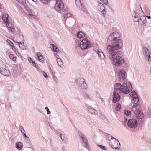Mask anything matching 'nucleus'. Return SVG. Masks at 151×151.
Listing matches in <instances>:
<instances>
[{
  "label": "nucleus",
  "mask_w": 151,
  "mask_h": 151,
  "mask_svg": "<svg viewBox=\"0 0 151 151\" xmlns=\"http://www.w3.org/2000/svg\"><path fill=\"white\" fill-rule=\"evenodd\" d=\"M94 50L98 55L99 58L101 60L104 58L105 55L101 49L99 48L97 44H96L93 47Z\"/></svg>",
  "instance_id": "nucleus-6"
},
{
  "label": "nucleus",
  "mask_w": 151,
  "mask_h": 151,
  "mask_svg": "<svg viewBox=\"0 0 151 151\" xmlns=\"http://www.w3.org/2000/svg\"><path fill=\"white\" fill-rule=\"evenodd\" d=\"M23 134V136L25 137H27V136L26 135V134H25V133H24V134Z\"/></svg>",
  "instance_id": "nucleus-58"
},
{
  "label": "nucleus",
  "mask_w": 151,
  "mask_h": 151,
  "mask_svg": "<svg viewBox=\"0 0 151 151\" xmlns=\"http://www.w3.org/2000/svg\"><path fill=\"white\" fill-rule=\"evenodd\" d=\"M131 14L133 20L135 22H139L140 17L139 14L134 11L132 12Z\"/></svg>",
  "instance_id": "nucleus-14"
},
{
  "label": "nucleus",
  "mask_w": 151,
  "mask_h": 151,
  "mask_svg": "<svg viewBox=\"0 0 151 151\" xmlns=\"http://www.w3.org/2000/svg\"><path fill=\"white\" fill-rule=\"evenodd\" d=\"M121 108V105L119 104H118L117 105V106L116 107L115 109L117 111H118Z\"/></svg>",
  "instance_id": "nucleus-38"
},
{
  "label": "nucleus",
  "mask_w": 151,
  "mask_h": 151,
  "mask_svg": "<svg viewBox=\"0 0 151 151\" xmlns=\"http://www.w3.org/2000/svg\"><path fill=\"white\" fill-rule=\"evenodd\" d=\"M40 1L44 4H47L48 3V0H40Z\"/></svg>",
  "instance_id": "nucleus-44"
},
{
  "label": "nucleus",
  "mask_w": 151,
  "mask_h": 151,
  "mask_svg": "<svg viewBox=\"0 0 151 151\" xmlns=\"http://www.w3.org/2000/svg\"><path fill=\"white\" fill-rule=\"evenodd\" d=\"M124 113L126 115L129 116L131 114V112L128 110H124Z\"/></svg>",
  "instance_id": "nucleus-36"
},
{
  "label": "nucleus",
  "mask_w": 151,
  "mask_h": 151,
  "mask_svg": "<svg viewBox=\"0 0 151 151\" xmlns=\"http://www.w3.org/2000/svg\"><path fill=\"white\" fill-rule=\"evenodd\" d=\"M105 136L108 138V140H110V139L111 138V135L110 134H108L107 133H106L105 134Z\"/></svg>",
  "instance_id": "nucleus-43"
},
{
  "label": "nucleus",
  "mask_w": 151,
  "mask_h": 151,
  "mask_svg": "<svg viewBox=\"0 0 151 151\" xmlns=\"http://www.w3.org/2000/svg\"><path fill=\"white\" fill-rule=\"evenodd\" d=\"M98 146L101 149L105 150H106L107 149V148L104 146L99 145H98Z\"/></svg>",
  "instance_id": "nucleus-39"
},
{
  "label": "nucleus",
  "mask_w": 151,
  "mask_h": 151,
  "mask_svg": "<svg viewBox=\"0 0 151 151\" xmlns=\"http://www.w3.org/2000/svg\"><path fill=\"white\" fill-rule=\"evenodd\" d=\"M20 36L21 38L23 39L22 42H20V44L19 45V47L22 50H25L26 49V47L24 45V37L22 35H21Z\"/></svg>",
  "instance_id": "nucleus-20"
},
{
  "label": "nucleus",
  "mask_w": 151,
  "mask_h": 151,
  "mask_svg": "<svg viewBox=\"0 0 151 151\" xmlns=\"http://www.w3.org/2000/svg\"><path fill=\"white\" fill-rule=\"evenodd\" d=\"M45 109L47 110V114H50V111H49V110L48 107L47 106L45 108Z\"/></svg>",
  "instance_id": "nucleus-48"
},
{
  "label": "nucleus",
  "mask_w": 151,
  "mask_h": 151,
  "mask_svg": "<svg viewBox=\"0 0 151 151\" xmlns=\"http://www.w3.org/2000/svg\"><path fill=\"white\" fill-rule=\"evenodd\" d=\"M86 106L88 110L90 113L93 114H97L98 111L95 109L93 108L91 106H89L88 104H86Z\"/></svg>",
  "instance_id": "nucleus-15"
},
{
  "label": "nucleus",
  "mask_w": 151,
  "mask_h": 151,
  "mask_svg": "<svg viewBox=\"0 0 151 151\" xmlns=\"http://www.w3.org/2000/svg\"><path fill=\"white\" fill-rule=\"evenodd\" d=\"M113 102L114 103H115L119 101L120 99V96L119 94V93L114 91L113 96Z\"/></svg>",
  "instance_id": "nucleus-13"
},
{
  "label": "nucleus",
  "mask_w": 151,
  "mask_h": 151,
  "mask_svg": "<svg viewBox=\"0 0 151 151\" xmlns=\"http://www.w3.org/2000/svg\"><path fill=\"white\" fill-rule=\"evenodd\" d=\"M20 42H15V43H16V44L17 45H18V46H19V45L20 44Z\"/></svg>",
  "instance_id": "nucleus-54"
},
{
  "label": "nucleus",
  "mask_w": 151,
  "mask_h": 151,
  "mask_svg": "<svg viewBox=\"0 0 151 151\" xmlns=\"http://www.w3.org/2000/svg\"><path fill=\"white\" fill-rule=\"evenodd\" d=\"M147 118H151V109H148L147 111Z\"/></svg>",
  "instance_id": "nucleus-34"
},
{
  "label": "nucleus",
  "mask_w": 151,
  "mask_h": 151,
  "mask_svg": "<svg viewBox=\"0 0 151 151\" xmlns=\"http://www.w3.org/2000/svg\"><path fill=\"white\" fill-rule=\"evenodd\" d=\"M101 1H102L105 4H107L108 3V1L107 0H100Z\"/></svg>",
  "instance_id": "nucleus-49"
},
{
  "label": "nucleus",
  "mask_w": 151,
  "mask_h": 151,
  "mask_svg": "<svg viewBox=\"0 0 151 151\" xmlns=\"http://www.w3.org/2000/svg\"><path fill=\"white\" fill-rule=\"evenodd\" d=\"M24 129L23 127L22 126H20L19 127V130L21 131L22 130H23Z\"/></svg>",
  "instance_id": "nucleus-52"
},
{
  "label": "nucleus",
  "mask_w": 151,
  "mask_h": 151,
  "mask_svg": "<svg viewBox=\"0 0 151 151\" xmlns=\"http://www.w3.org/2000/svg\"><path fill=\"white\" fill-rule=\"evenodd\" d=\"M52 45L53 50L54 51L57 52H59V49L54 44H52Z\"/></svg>",
  "instance_id": "nucleus-29"
},
{
  "label": "nucleus",
  "mask_w": 151,
  "mask_h": 151,
  "mask_svg": "<svg viewBox=\"0 0 151 151\" xmlns=\"http://www.w3.org/2000/svg\"><path fill=\"white\" fill-rule=\"evenodd\" d=\"M10 46H11V47H13V45L12 44H11H11H10Z\"/></svg>",
  "instance_id": "nucleus-61"
},
{
  "label": "nucleus",
  "mask_w": 151,
  "mask_h": 151,
  "mask_svg": "<svg viewBox=\"0 0 151 151\" xmlns=\"http://www.w3.org/2000/svg\"><path fill=\"white\" fill-rule=\"evenodd\" d=\"M28 61L31 63H32V65L35 67H37V64H36V63H35V62L34 61H33L32 58H28Z\"/></svg>",
  "instance_id": "nucleus-27"
},
{
  "label": "nucleus",
  "mask_w": 151,
  "mask_h": 151,
  "mask_svg": "<svg viewBox=\"0 0 151 151\" xmlns=\"http://www.w3.org/2000/svg\"><path fill=\"white\" fill-rule=\"evenodd\" d=\"M127 124L129 127L134 129L137 126V120L135 119H130L128 120Z\"/></svg>",
  "instance_id": "nucleus-11"
},
{
  "label": "nucleus",
  "mask_w": 151,
  "mask_h": 151,
  "mask_svg": "<svg viewBox=\"0 0 151 151\" xmlns=\"http://www.w3.org/2000/svg\"><path fill=\"white\" fill-rule=\"evenodd\" d=\"M16 147L19 150H21L23 147V143L20 142H17L16 144Z\"/></svg>",
  "instance_id": "nucleus-21"
},
{
  "label": "nucleus",
  "mask_w": 151,
  "mask_h": 151,
  "mask_svg": "<svg viewBox=\"0 0 151 151\" xmlns=\"http://www.w3.org/2000/svg\"><path fill=\"white\" fill-rule=\"evenodd\" d=\"M76 44H78V45H76V48L77 47H80V43L79 42H76Z\"/></svg>",
  "instance_id": "nucleus-45"
},
{
  "label": "nucleus",
  "mask_w": 151,
  "mask_h": 151,
  "mask_svg": "<svg viewBox=\"0 0 151 151\" xmlns=\"http://www.w3.org/2000/svg\"><path fill=\"white\" fill-rule=\"evenodd\" d=\"M9 15L7 14H4L3 16L2 19L5 22H6L8 21H9L8 19Z\"/></svg>",
  "instance_id": "nucleus-26"
},
{
  "label": "nucleus",
  "mask_w": 151,
  "mask_h": 151,
  "mask_svg": "<svg viewBox=\"0 0 151 151\" xmlns=\"http://www.w3.org/2000/svg\"><path fill=\"white\" fill-rule=\"evenodd\" d=\"M38 58L40 62H43L44 61V59L42 55H41Z\"/></svg>",
  "instance_id": "nucleus-37"
},
{
  "label": "nucleus",
  "mask_w": 151,
  "mask_h": 151,
  "mask_svg": "<svg viewBox=\"0 0 151 151\" xmlns=\"http://www.w3.org/2000/svg\"><path fill=\"white\" fill-rule=\"evenodd\" d=\"M79 84L83 89H86L87 88V86L83 78H81L79 80Z\"/></svg>",
  "instance_id": "nucleus-18"
},
{
  "label": "nucleus",
  "mask_w": 151,
  "mask_h": 151,
  "mask_svg": "<svg viewBox=\"0 0 151 151\" xmlns=\"http://www.w3.org/2000/svg\"><path fill=\"white\" fill-rule=\"evenodd\" d=\"M60 137L63 143H66L67 142V138L65 135L63 134H60Z\"/></svg>",
  "instance_id": "nucleus-24"
},
{
  "label": "nucleus",
  "mask_w": 151,
  "mask_h": 151,
  "mask_svg": "<svg viewBox=\"0 0 151 151\" xmlns=\"http://www.w3.org/2000/svg\"><path fill=\"white\" fill-rule=\"evenodd\" d=\"M27 14L28 15V16L32 17L35 16V14L34 12L32 10L30 9H27Z\"/></svg>",
  "instance_id": "nucleus-22"
},
{
  "label": "nucleus",
  "mask_w": 151,
  "mask_h": 151,
  "mask_svg": "<svg viewBox=\"0 0 151 151\" xmlns=\"http://www.w3.org/2000/svg\"><path fill=\"white\" fill-rule=\"evenodd\" d=\"M129 95L132 98L134 97H135L136 95H137V93H136L134 91H133L132 92H131L129 94Z\"/></svg>",
  "instance_id": "nucleus-32"
},
{
  "label": "nucleus",
  "mask_w": 151,
  "mask_h": 151,
  "mask_svg": "<svg viewBox=\"0 0 151 151\" xmlns=\"http://www.w3.org/2000/svg\"><path fill=\"white\" fill-rule=\"evenodd\" d=\"M119 35L118 33L113 32L108 37L107 40V43L110 45L111 48L113 47V45H116L117 46L119 44V46H122V40L119 38Z\"/></svg>",
  "instance_id": "nucleus-3"
},
{
  "label": "nucleus",
  "mask_w": 151,
  "mask_h": 151,
  "mask_svg": "<svg viewBox=\"0 0 151 151\" xmlns=\"http://www.w3.org/2000/svg\"><path fill=\"white\" fill-rule=\"evenodd\" d=\"M75 3L77 6L79 7H80L83 5L81 2L80 0H75Z\"/></svg>",
  "instance_id": "nucleus-31"
},
{
  "label": "nucleus",
  "mask_w": 151,
  "mask_h": 151,
  "mask_svg": "<svg viewBox=\"0 0 151 151\" xmlns=\"http://www.w3.org/2000/svg\"><path fill=\"white\" fill-rule=\"evenodd\" d=\"M7 42H8V43H9L10 42V43H11V44H12L13 45H14L9 40H8L7 41Z\"/></svg>",
  "instance_id": "nucleus-53"
},
{
  "label": "nucleus",
  "mask_w": 151,
  "mask_h": 151,
  "mask_svg": "<svg viewBox=\"0 0 151 151\" xmlns=\"http://www.w3.org/2000/svg\"><path fill=\"white\" fill-rule=\"evenodd\" d=\"M71 16V14L70 13H67L64 17L65 19H66L70 17Z\"/></svg>",
  "instance_id": "nucleus-42"
},
{
  "label": "nucleus",
  "mask_w": 151,
  "mask_h": 151,
  "mask_svg": "<svg viewBox=\"0 0 151 151\" xmlns=\"http://www.w3.org/2000/svg\"><path fill=\"white\" fill-rule=\"evenodd\" d=\"M41 54L40 52H37V56L38 57L42 55Z\"/></svg>",
  "instance_id": "nucleus-50"
},
{
  "label": "nucleus",
  "mask_w": 151,
  "mask_h": 151,
  "mask_svg": "<svg viewBox=\"0 0 151 151\" xmlns=\"http://www.w3.org/2000/svg\"><path fill=\"white\" fill-rule=\"evenodd\" d=\"M109 144L111 146V147L114 149H118L120 147V143L116 139H115V140L113 142H111V140H110Z\"/></svg>",
  "instance_id": "nucleus-9"
},
{
  "label": "nucleus",
  "mask_w": 151,
  "mask_h": 151,
  "mask_svg": "<svg viewBox=\"0 0 151 151\" xmlns=\"http://www.w3.org/2000/svg\"><path fill=\"white\" fill-rule=\"evenodd\" d=\"M127 73L126 71L123 69H120L118 72V79L120 81H122L125 79Z\"/></svg>",
  "instance_id": "nucleus-10"
},
{
  "label": "nucleus",
  "mask_w": 151,
  "mask_h": 151,
  "mask_svg": "<svg viewBox=\"0 0 151 151\" xmlns=\"http://www.w3.org/2000/svg\"><path fill=\"white\" fill-rule=\"evenodd\" d=\"M139 23L141 25H143L146 22V18L144 16L139 17Z\"/></svg>",
  "instance_id": "nucleus-19"
},
{
  "label": "nucleus",
  "mask_w": 151,
  "mask_h": 151,
  "mask_svg": "<svg viewBox=\"0 0 151 151\" xmlns=\"http://www.w3.org/2000/svg\"><path fill=\"white\" fill-rule=\"evenodd\" d=\"M21 132L23 134H24V133H25V131L24 129L22 130V131H21Z\"/></svg>",
  "instance_id": "nucleus-55"
},
{
  "label": "nucleus",
  "mask_w": 151,
  "mask_h": 151,
  "mask_svg": "<svg viewBox=\"0 0 151 151\" xmlns=\"http://www.w3.org/2000/svg\"><path fill=\"white\" fill-rule=\"evenodd\" d=\"M140 105L139 104H137L134 105L132 108L131 110L136 115L137 118L139 119V120L143 124L144 123V121L142 119L144 115L142 112L140 111Z\"/></svg>",
  "instance_id": "nucleus-4"
},
{
  "label": "nucleus",
  "mask_w": 151,
  "mask_h": 151,
  "mask_svg": "<svg viewBox=\"0 0 151 151\" xmlns=\"http://www.w3.org/2000/svg\"><path fill=\"white\" fill-rule=\"evenodd\" d=\"M25 138V139L26 140H27V141H26L27 142V143H28L29 142L30 139H29V138L28 136L26 137Z\"/></svg>",
  "instance_id": "nucleus-47"
},
{
  "label": "nucleus",
  "mask_w": 151,
  "mask_h": 151,
  "mask_svg": "<svg viewBox=\"0 0 151 151\" xmlns=\"http://www.w3.org/2000/svg\"><path fill=\"white\" fill-rule=\"evenodd\" d=\"M33 1L35 2H36L37 1V0H32Z\"/></svg>",
  "instance_id": "nucleus-60"
},
{
  "label": "nucleus",
  "mask_w": 151,
  "mask_h": 151,
  "mask_svg": "<svg viewBox=\"0 0 151 151\" xmlns=\"http://www.w3.org/2000/svg\"><path fill=\"white\" fill-rule=\"evenodd\" d=\"M9 57L13 61H15L16 60V57L12 54H10L9 55Z\"/></svg>",
  "instance_id": "nucleus-30"
},
{
  "label": "nucleus",
  "mask_w": 151,
  "mask_h": 151,
  "mask_svg": "<svg viewBox=\"0 0 151 151\" xmlns=\"http://www.w3.org/2000/svg\"><path fill=\"white\" fill-rule=\"evenodd\" d=\"M56 0L54 7L55 9L56 10L62 11L63 14H65V12L67 11V9L64 8L63 3L62 2L61 0Z\"/></svg>",
  "instance_id": "nucleus-5"
},
{
  "label": "nucleus",
  "mask_w": 151,
  "mask_h": 151,
  "mask_svg": "<svg viewBox=\"0 0 151 151\" xmlns=\"http://www.w3.org/2000/svg\"><path fill=\"white\" fill-rule=\"evenodd\" d=\"M139 100L138 95H136L135 97H134L132 99V102L134 104H137Z\"/></svg>",
  "instance_id": "nucleus-23"
},
{
  "label": "nucleus",
  "mask_w": 151,
  "mask_h": 151,
  "mask_svg": "<svg viewBox=\"0 0 151 151\" xmlns=\"http://www.w3.org/2000/svg\"><path fill=\"white\" fill-rule=\"evenodd\" d=\"M20 4H22L25 5L26 4V0H16Z\"/></svg>",
  "instance_id": "nucleus-35"
},
{
  "label": "nucleus",
  "mask_w": 151,
  "mask_h": 151,
  "mask_svg": "<svg viewBox=\"0 0 151 151\" xmlns=\"http://www.w3.org/2000/svg\"><path fill=\"white\" fill-rule=\"evenodd\" d=\"M51 0H48V1H50Z\"/></svg>",
  "instance_id": "nucleus-63"
},
{
  "label": "nucleus",
  "mask_w": 151,
  "mask_h": 151,
  "mask_svg": "<svg viewBox=\"0 0 151 151\" xmlns=\"http://www.w3.org/2000/svg\"><path fill=\"white\" fill-rule=\"evenodd\" d=\"M101 100H102V101H103V100L102 99V98H101Z\"/></svg>",
  "instance_id": "nucleus-62"
},
{
  "label": "nucleus",
  "mask_w": 151,
  "mask_h": 151,
  "mask_svg": "<svg viewBox=\"0 0 151 151\" xmlns=\"http://www.w3.org/2000/svg\"><path fill=\"white\" fill-rule=\"evenodd\" d=\"M79 135L80 137L81 140L82 141L81 143L83 146L86 148L89 149L90 146L88 144V141L86 137L81 132H80Z\"/></svg>",
  "instance_id": "nucleus-8"
},
{
  "label": "nucleus",
  "mask_w": 151,
  "mask_h": 151,
  "mask_svg": "<svg viewBox=\"0 0 151 151\" xmlns=\"http://www.w3.org/2000/svg\"><path fill=\"white\" fill-rule=\"evenodd\" d=\"M114 87L116 92L120 94H127L132 89V85L128 81H124L122 84L120 83H116Z\"/></svg>",
  "instance_id": "nucleus-2"
},
{
  "label": "nucleus",
  "mask_w": 151,
  "mask_h": 151,
  "mask_svg": "<svg viewBox=\"0 0 151 151\" xmlns=\"http://www.w3.org/2000/svg\"><path fill=\"white\" fill-rule=\"evenodd\" d=\"M111 139H114L115 140V139H116V138H114L113 137H112V136H111Z\"/></svg>",
  "instance_id": "nucleus-59"
},
{
  "label": "nucleus",
  "mask_w": 151,
  "mask_h": 151,
  "mask_svg": "<svg viewBox=\"0 0 151 151\" xmlns=\"http://www.w3.org/2000/svg\"><path fill=\"white\" fill-rule=\"evenodd\" d=\"M79 7L82 10L83 12H86V9L84 7L83 5Z\"/></svg>",
  "instance_id": "nucleus-41"
},
{
  "label": "nucleus",
  "mask_w": 151,
  "mask_h": 151,
  "mask_svg": "<svg viewBox=\"0 0 151 151\" xmlns=\"http://www.w3.org/2000/svg\"><path fill=\"white\" fill-rule=\"evenodd\" d=\"M62 148H63V151H66V150H65V147H62Z\"/></svg>",
  "instance_id": "nucleus-57"
},
{
  "label": "nucleus",
  "mask_w": 151,
  "mask_h": 151,
  "mask_svg": "<svg viewBox=\"0 0 151 151\" xmlns=\"http://www.w3.org/2000/svg\"><path fill=\"white\" fill-rule=\"evenodd\" d=\"M57 63L60 67L61 68H62L63 66V62L61 60L60 58H58L57 59Z\"/></svg>",
  "instance_id": "nucleus-28"
},
{
  "label": "nucleus",
  "mask_w": 151,
  "mask_h": 151,
  "mask_svg": "<svg viewBox=\"0 0 151 151\" xmlns=\"http://www.w3.org/2000/svg\"><path fill=\"white\" fill-rule=\"evenodd\" d=\"M147 17L149 19H151V17L150 16H147Z\"/></svg>",
  "instance_id": "nucleus-56"
},
{
  "label": "nucleus",
  "mask_w": 151,
  "mask_h": 151,
  "mask_svg": "<svg viewBox=\"0 0 151 151\" xmlns=\"http://www.w3.org/2000/svg\"><path fill=\"white\" fill-rule=\"evenodd\" d=\"M43 76L46 78L48 77L47 75L44 72H43Z\"/></svg>",
  "instance_id": "nucleus-51"
},
{
  "label": "nucleus",
  "mask_w": 151,
  "mask_h": 151,
  "mask_svg": "<svg viewBox=\"0 0 151 151\" xmlns=\"http://www.w3.org/2000/svg\"><path fill=\"white\" fill-rule=\"evenodd\" d=\"M98 7L99 10L104 15L106 14V11L105 8L103 4L101 3H99Z\"/></svg>",
  "instance_id": "nucleus-17"
},
{
  "label": "nucleus",
  "mask_w": 151,
  "mask_h": 151,
  "mask_svg": "<svg viewBox=\"0 0 151 151\" xmlns=\"http://www.w3.org/2000/svg\"><path fill=\"white\" fill-rule=\"evenodd\" d=\"M77 34V37L78 38H83L85 36V34L82 32H78Z\"/></svg>",
  "instance_id": "nucleus-25"
},
{
  "label": "nucleus",
  "mask_w": 151,
  "mask_h": 151,
  "mask_svg": "<svg viewBox=\"0 0 151 151\" xmlns=\"http://www.w3.org/2000/svg\"><path fill=\"white\" fill-rule=\"evenodd\" d=\"M143 49L145 56L147 57L148 62L151 63V51L145 47H143Z\"/></svg>",
  "instance_id": "nucleus-12"
},
{
  "label": "nucleus",
  "mask_w": 151,
  "mask_h": 151,
  "mask_svg": "<svg viewBox=\"0 0 151 151\" xmlns=\"http://www.w3.org/2000/svg\"><path fill=\"white\" fill-rule=\"evenodd\" d=\"M8 30L9 31V32H11L12 33H14L15 28L13 27H12L11 28L8 29Z\"/></svg>",
  "instance_id": "nucleus-40"
},
{
  "label": "nucleus",
  "mask_w": 151,
  "mask_h": 151,
  "mask_svg": "<svg viewBox=\"0 0 151 151\" xmlns=\"http://www.w3.org/2000/svg\"><path fill=\"white\" fill-rule=\"evenodd\" d=\"M85 97L87 99H89L90 98V96L87 93H86L85 95Z\"/></svg>",
  "instance_id": "nucleus-46"
},
{
  "label": "nucleus",
  "mask_w": 151,
  "mask_h": 151,
  "mask_svg": "<svg viewBox=\"0 0 151 151\" xmlns=\"http://www.w3.org/2000/svg\"><path fill=\"white\" fill-rule=\"evenodd\" d=\"M80 46L81 49H85L91 47V44L88 40L84 39L81 42Z\"/></svg>",
  "instance_id": "nucleus-7"
},
{
  "label": "nucleus",
  "mask_w": 151,
  "mask_h": 151,
  "mask_svg": "<svg viewBox=\"0 0 151 151\" xmlns=\"http://www.w3.org/2000/svg\"><path fill=\"white\" fill-rule=\"evenodd\" d=\"M0 73L6 76H9L11 75L10 72L4 68L0 69Z\"/></svg>",
  "instance_id": "nucleus-16"
},
{
  "label": "nucleus",
  "mask_w": 151,
  "mask_h": 151,
  "mask_svg": "<svg viewBox=\"0 0 151 151\" xmlns=\"http://www.w3.org/2000/svg\"><path fill=\"white\" fill-rule=\"evenodd\" d=\"M5 23L6 26L8 27V29L11 28L12 27V24L9 21L6 22Z\"/></svg>",
  "instance_id": "nucleus-33"
},
{
  "label": "nucleus",
  "mask_w": 151,
  "mask_h": 151,
  "mask_svg": "<svg viewBox=\"0 0 151 151\" xmlns=\"http://www.w3.org/2000/svg\"><path fill=\"white\" fill-rule=\"evenodd\" d=\"M119 44L117 46L116 45H113V47L111 48L107 46V56L111 61H112L113 64L115 66L119 67L122 65L124 62V59L123 57V54L120 51H118L122 46H119Z\"/></svg>",
  "instance_id": "nucleus-1"
}]
</instances>
